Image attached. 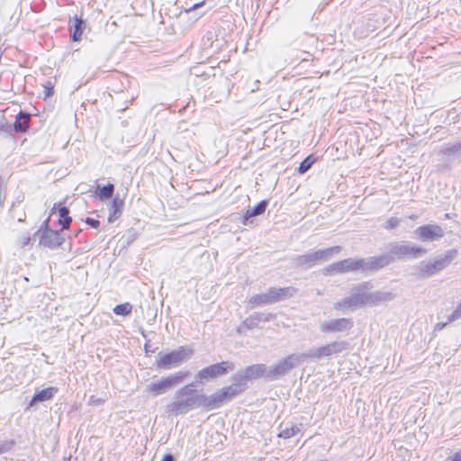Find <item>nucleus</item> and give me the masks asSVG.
<instances>
[{
  "label": "nucleus",
  "instance_id": "nucleus-57",
  "mask_svg": "<svg viewBox=\"0 0 461 461\" xmlns=\"http://www.w3.org/2000/svg\"><path fill=\"white\" fill-rule=\"evenodd\" d=\"M445 218H447V219H450V214H449V213H446V214H445Z\"/></svg>",
  "mask_w": 461,
  "mask_h": 461
},
{
  "label": "nucleus",
  "instance_id": "nucleus-19",
  "mask_svg": "<svg viewBox=\"0 0 461 461\" xmlns=\"http://www.w3.org/2000/svg\"><path fill=\"white\" fill-rule=\"evenodd\" d=\"M268 205L267 200H261L255 206L249 207L243 214L241 222L244 225L251 223V219L263 214Z\"/></svg>",
  "mask_w": 461,
  "mask_h": 461
},
{
  "label": "nucleus",
  "instance_id": "nucleus-40",
  "mask_svg": "<svg viewBox=\"0 0 461 461\" xmlns=\"http://www.w3.org/2000/svg\"><path fill=\"white\" fill-rule=\"evenodd\" d=\"M324 273L326 275H332L333 273L340 274L339 262L338 261L327 266L324 268Z\"/></svg>",
  "mask_w": 461,
  "mask_h": 461
},
{
  "label": "nucleus",
  "instance_id": "nucleus-26",
  "mask_svg": "<svg viewBox=\"0 0 461 461\" xmlns=\"http://www.w3.org/2000/svg\"><path fill=\"white\" fill-rule=\"evenodd\" d=\"M436 274H438V271L436 270V267L432 259L428 262L420 263L418 269V276L420 278L426 279Z\"/></svg>",
  "mask_w": 461,
  "mask_h": 461
},
{
  "label": "nucleus",
  "instance_id": "nucleus-22",
  "mask_svg": "<svg viewBox=\"0 0 461 461\" xmlns=\"http://www.w3.org/2000/svg\"><path fill=\"white\" fill-rule=\"evenodd\" d=\"M243 370L249 381L256 380L260 377H264L265 380L267 381V368L265 364H254L251 366H248Z\"/></svg>",
  "mask_w": 461,
  "mask_h": 461
},
{
  "label": "nucleus",
  "instance_id": "nucleus-7",
  "mask_svg": "<svg viewBox=\"0 0 461 461\" xmlns=\"http://www.w3.org/2000/svg\"><path fill=\"white\" fill-rule=\"evenodd\" d=\"M349 348V343L346 340L333 341L315 349H312L309 352L303 353L306 356V359H317L320 360L324 357H330L337 355Z\"/></svg>",
  "mask_w": 461,
  "mask_h": 461
},
{
  "label": "nucleus",
  "instance_id": "nucleus-16",
  "mask_svg": "<svg viewBox=\"0 0 461 461\" xmlns=\"http://www.w3.org/2000/svg\"><path fill=\"white\" fill-rule=\"evenodd\" d=\"M86 21L77 14L73 16L68 23V31L72 41H79L86 29Z\"/></svg>",
  "mask_w": 461,
  "mask_h": 461
},
{
  "label": "nucleus",
  "instance_id": "nucleus-50",
  "mask_svg": "<svg viewBox=\"0 0 461 461\" xmlns=\"http://www.w3.org/2000/svg\"><path fill=\"white\" fill-rule=\"evenodd\" d=\"M447 324V322H438L435 325V330H443L446 327Z\"/></svg>",
  "mask_w": 461,
  "mask_h": 461
},
{
  "label": "nucleus",
  "instance_id": "nucleus-46",
  "mask_svg": "<svg viewBox=\"0 0 461 461\" xmlns=\"http://www.w3.org/2000/svg\"><path fill=\"white\" fill-rule=\"evenodd\" d=\"M84 221L91 228L97 229L100 226V221L96 219L86 217Z\"/></svg>",
  "mask_w": 461,
  "mask_h": 461
},
{
  "label": "nucleus",
  "instance_id": "nucleus-18",
  "mask_svg": "<svg viewBox=\"0 0 461 461\" xmlns=\"http://www.w3.org/2000/svg\"><path fill=\"white\" fill-rule=\"evenodd\" d=\"M58 392L59 388L56 386H49L41 390H36L29 402V406L32 407L38 402L51 400Z\"/></svg>",
  "mask_w": 461,
  "mask_h": 461
},
{
  "label": "nucleus",
  "instance_id": "nucleus-2",
  "mask_svg": "<svg viewBox=\"0 0 461 461\" xmlns=\"http://www.w3.org/2000/svg\"><path fill=\"white\" fill-rule=\"evenodd\" d=\"M386 253L391 256L393 263L396 260L419 258L427 254V249L421 246L411 244L410 241H394L388 244Z\"/></svg>",
  "mask_w": 461,
  "mask_h": 461
},
{
  "label": "nucleus",
  "instance_id": "nucleus-1",
  "mask_svg": "<svg viewBox=\"0 0 461 461\" xmlns=\"http://www.w3.org/2000/svg\"><path fill=\"white\" fill-rule=\"evenodd\" d=\"M373 288L370 281H364L351 289L348 296L344 297L334 304V308L342 311H356L369 306V290Z\"/></svg>",
  "mask_w": 461,
  "mask_h": 461
},
{
  "label": "nucleus",
  "instance_id": "nucleus-53",
  "mask_svg": "<svg viewBox=\"0 0 461 461\" xmlns=\"http://www.w3.org/2000/svg\"><path fill=\"white\" fill-rule=\"evenodd\" d=\"M202 16V14H194L191 18H188L190 20V23H193L196 20H198L199 17Z\"/></svg>",
  "mask_w": 461,
  "mask_h": 461
},
{
  "label": "nucleus",
  "instance_id": "nucleus-14",
  "mask_svg": "<svg viewBox=\"0 0 461 461\" xmlns=\"http://www.w3.org/2000/svg\"><path fill=\"white\" fill-rule=\"evenodd\" d=\"M173 388V375L152 381L146 386V392L152 396L166 393Z\"/></svg>",
  "mask_w": 461,
  "mask_h": 461
},
{
  "label": "nucleus",
  "instance_id": "nucleus-43",
  "mask_svg": "<svg viewBox=\"0 0 461 461\" xmlns=\"http://www.w3.org/2000/svg\"><path fill=\"white\" fill-rule=\"evenodd\" d=\"M461 319V303L453 311V312L447 317V322H451Z\"/></svg>",
  "mask_w": 461,
  "mask_h": 461
},
{
  "label": "nucleus",
  "instance_id": "nucleus-35",
  "mask_svg": "<svg viewBox=\"0 0 461 461\" xmlns=\"http://www.w3.org/2000/svg\"><path fill=\"white\" fill-rule=\"evenodd\" d=\"M315 162V158L310 155L303 158L301 163L299 164V167H297V171L299 174H304L306 173L313 165Z\"/></svg>",
  "mask_w": 461,
  "mask_h": 461
},
{
  "label": "nucleus",
  "instance_id": "nucleus-11",
  "mask_svg": "<svg viewBox=\"0 0 461 461\" xmlns=\"http://www.w3.org/2000/svg\"><path fill=\"white\" fill-rule=\"evenodd\" d=\"M393 263L391 256L386 252L369 258H361V273H372L378 271Z\"/></svg>",
  "mask_w": 461,
  "mask_h": 461
},
{
  "label": "nucleus",
  "instance_id": "nucleus-54",
  "mask_svg": "<svg viewBox=\"0 0 461 461\" xmlns=\"http://www.w3.org/2000/svg\"><path fill=\"white\" fill-rule=\"evenodd\" d=\"M30 242H31V237L27 236V237L23 238V246H27L30 244Z\"/></svg>",
  "mask_w": 461,
  "mask_h": 461
},
{
  "label": "nucleus",
  "instance_id": "nucleus-15",
  "mask_svg": "<svg viewBox=\"0 0 461 461\" xmlns=\"http://www.w3.org/2000/svg\"><path fill=\"white\" fill-rule=\"evenodd\" d=\"M32 114L27 111L20 110L15 115V120L13 123V130L17 134H26L31 128V120Z\"/></svg>",
  "mask_w": 461,
  "mask_h": 461
},
{
  "label": "nucleus",
  "instance_id": "nucleus-41",
  "mask_svg": "<svg viewBox=\"0 0 461 461\" xmlns=\"http://www.w3.org/2000/svg\"><path fill=\"white\" fill-rule=\"evenodd\" d=\"M267 300H270V304L277 303L278 297L276 294V287H270L267 292L265 293Z\"/></svg>",
  "mask_w": 461,
  "mask_h": 461
},
{
  "label": "nucleus",
  "instance_id": "nucleus-37",
  "mask_svg": "<svg viewBox=\"0 0 461 461\" xmlns=\"http://www.w3.org/2000/svg\"><path fill=\"white\" fill-rule=\"evenodd\" d=\"M13 124L6 121L0 122V133H5L6 137H14Z\"/></svg>",
  "mask_w": 461,
  "mask_h": 461
},
{
  "label": "nucleus",
  "instance_id": "nucleus-10",
  "mask_svg": "<svg viewBox=\"0 0 461 461\" xmlns=\"http://www.w3.org/2000/svg\"><path fill=\"white\" fill-rule=\"evenodd\" d=\"M232 399L225 387H222L208 396L203 394V409L207 411L219 409Z\"/></svg>",
  "mask_w": 461,
  "mask_h": 461
},
{
  "label": "nucleus",
  "instance_id": "nucleus-52",
  "mask_svg": "<svg viewBox=\"0 0 461 461\" xmlns=\"http://www.w3.org/2000/svg\"><path fill=\"white\" fill-rule=\"evenodd\" d=\"M90 402L91 403H94V404H96V405H99L101 404L103 402L101 399H95L94 396H91L90 397Z\"/></svg>",
  "mask_w": 461,
  "mask_h": 461
},
{
  "label": "nucleus",
  "instance_id": "nucleus-9",
  "mask_svg": "<svg viewBox=\"0 0 461 461\" xmlns=\"http://www.w3.org/2000/svg\"><path fill=\"white\" fill-rule=\"evenodd\" d=\"M444 235V229L438 224L421 225L413 230V238L424 243L439 240Z\"/></svg>",
  "mask_w": 461,
  "mask_h": 461
},
{
  "label": "nucleus",
  "instance_id": "nucleus-51",
  "mask_svg": "<svg viewBox=\"0 0 461 461\" xmlns=\"http://www.w3.org/2000/svg\"><path fill=\"white\" fill-rule=\"evenodd\" d=\"M144 349H145V352L147 355H149V353H153L154 352V349L151 348L150 345L149 343H146L144 345Z\"/></svg>",
  "mask_w": 461,
  "mask_h": 461
},
{
  "label": "nucleus",
  "instance_id": "nucleus-17",
  "mask_svg": "<svg viewBox=\"0 0 461 461\" xmlns=\"http://www.w3.org/2000/svg\"><path fill=\"white\" fill-rule=\"evenodd\" d=\"M53 213H58L59 216L58 222L61 226V230H68L72 221L68 207L62 202L55 203L51 209V214Z\"/></svg>",
  "mask_w": 461,
  "mask_h": 461
},
{
  "label": "nucleus",
  "instance_id": "nucleus-6",
  "mask_svg": "<svg viewBox=\"0 0 461 461\" xmlns=\"http://www.w3.org/2000/svg\"><path fill=\"white\" fill-rule=\"evenodd\" d=\"M439 162L436 167L438 172L449 171L455 161L461 158V141L444 144L438 150Z\"/></svg>",
  "mask_w": 461,
  "mask_h": 461
},
{
  "label": "nucleus",
  "instance_id": "nucleus-27",
  "mask_svg": "<svg viewBox=\"0 0 461 461\" xmlns=\"http://www.w3.org/2000/svg\"><path fill=\"white\" fill-rule=\"evenodd\" d=\"M123 201L119 199V197L115 196L113 198L111 202L110 213L108 216V222H113L116 219H118L122 211Z\"/></svg>",
  "mask_w": 461,
  "mask_h": 461
},
{
  "label": "nucleus",
  "instance_id": "nucleus-56",
  "mask_svg": "<svg viewBox=\"0 0 461 461\" xmlns=\"http://www.w3.org/2000/svg\"><path fill=\"white\" fill-rule=\"evenodd\" d=\"M169 184H170V185L173 187V176H171V177L169 178Z\"/></svg>",
  "mask_w": 461,
  "mask_h": 461
},
{
  "label": "nucleus",
  "instance_id": "nucleus-39",
  "mask_svg": "<svg viewBox=\"0 0 461 461\" xmlns=\"http://www.w3.org/2000/svg\"><path fill=\"white\" fill-rule=\"evenodd\" d=\"M401 220L397 217L389 218L384 224V229L393 230L399 226Z\"/></svg>",
  "mask_w": 461,
  "mask_h": 461
},
{
  "label": "nucleus",
  "instance_id": "nucleus-44",
  "mask_svg": "<svg viewBox=\"0 0 461 461\" xmlns=\"http://www.w3.org/2000/svg\"><path fill=\"white\" fill-rule=\"evenodd\" d=\"M54 94V86L50 81H48L46 85H44V99L52 96Z\"/></svg>",
  "mask_w": 461,
  "mask_h": 461
},
{
  "label": "nucleus",
  "instance_id": "nucleus-47",
  "mask_svg": "<svg viewBox=\"0 0 461 461\" xmlns=\"http://www.w3.org/2000/svg\"><path fill=\"white\" fill-rule=\"evenodd\" d=\"M187 375H188V372L175 373V384L182 381Z\"/></svg>",
  "mask_w": 461,
  "mask_h": 461
},
{
  "label": "nucleus",
  "instance_id": "nucleus-32",
  "mask_svg": "<svg viewBox=\"0 0 461 461\" xmlns=\"http://www.w3.org/2000/svg\"><path fill=\"white\" fill-rule=\"evenodd\" d=\"M303 424L293 425L290 428H285L279 431L277 437L283 438L285 439L290 438L295 436L296 434L300 433Z\"/></svg>",
  "mask_w": 461,
  "mask_h": 461
},
{
  "label": "nucleus",
  "instance_id": "nucleus-29",
  "mask_svg": "<svg viewBox=\"0 0 461 461\" xmlns=\"http://www.w3.org/2000/svg\"><path fill=\"white\" fill-rule=\"evenodd\" d=\"M114 192V185L112 183H108L104 186H97L96 194L101 201L107 200L111 198Z\"/></svg>",
  "mask_w": 461,
  "mask_h": 461
},
{
  "label": "nucleus",
  "instance_id": "nucleus-33",
  "mask_svg": "<svg viewBox=\"0 0 461 461\" xmlns=\"http://www.w3.org/2000/svg\"><path fill=\"white\" fill-rule=\"evenodd\" d=\"M132 310V305L130 303H123L114 306L113 312L115 315L118 316H128L131 314Z\"/></svg>",
  "mask_w": 461,
  "mask_h": 461
},
{
  "label": "nucleus",
  "instance_id": "nucleus-12",
  "mask_svg": "<svg viewBox=\"0 0 461 461\" xmlns=\"http://www.w3.org/2000/svg\"><path fill=\"white\" fill-rule=\"evenodd\" d=\"M353 327V321L350 318H339L323 321L320 325L322 333L344 332Z\"/></svg>",
  "mask_w": 461,
  "mask_h": 461
},
{
  "label": "nucleus",
  "instance_id": "nucleus-49",
  "mask_svg": "<svg viewBox=\"0 0 461 461\" xmlns=\"http://www.w3.org/2000/svg\"><path fill=\"white\" fill-rule=\"evenodd\" d=\"M161 461H173V453L165 454Z\"/></svg>",
  "mask_w": 461,
  "mask_h": 461
},
{
  "label": "nucleus",
  "instance_id": "nucleus-3",
  "mask_svg": "<svg viewBox=\"0 0 461 461\" xmlns=\"http://www.w3.org/2000/svg\"><path fill=\"white\" fill-rule=\"evenodd\" d=\"M203 394L186 385L179 392L175 401V413H185L196 408H203Z\"/></svg>",
  "mask_w": 461,
  "mask_h": 461
},
{
  "label": "nucleus",
  "instance_id": "nucleus-4",
  "mask_svg": "<svg viewBox=\"0 0 461 461\" xmlns=\"http://www.w3.org/2000/svg\"><path fill=\"white\" fill-rule=\"evenodd\" d=\"M305 360L306 356L303 353L290 354L267 369V381L280 379Z\"/></svg>",
  "mask_w": 461,
  "mask_h": 461
},
{
  "label": "nucleus",
  "instance_id": "nucleus-24",
  "mask_svg": "<svg viewBox=\"0 0 461 461\" xmlns=\"http://www.w3.org/2000/svg\"><path fill=\"white\" fill-rule=\"evenodd\" d=\"M339 262L340 274H345L348 272H361V258H348Z\"/></svg>",
  "mask_w": 461,
  "mask_h": 461
},
{
  "label": "nucleus",
  "instance_id": "nucleus-21",
  "mask_svg": "<svg viewBox=\"0 0 461 461\" xmlns=\"http://www.w3.org/2000/svg\"><path fill=\"white\" fill-rule=\"evenodd\" d=\"M396 294L391 291H374L369 290V306H376L382 303L394 300Z\"/></svg>",
  "mask_w": 461,
  "mask_h": 461
},
{
  "label": "nucleus",
  "instance_id": "nucleus-13",
  "mask_svg": "<svg viewBox=\"0 0 461 461\" xmlns=\"http://www.w3.org/2000/svg\"><path fill=\"white\" fill-rule=\"evenodd\" d=\"M231 384L225 386V389L234 399L238 395L241 394L248 388L247 383L249 379L243 369L238 370L235 374L230 376Z\"/></svg>",
  "mask_w": 461,
  "mask_h": 461
},
{
  "label": "nucleus",
  "instance_id": "nucleus-23",
  "mask_svg": "<svg viewBox=\"0 0 461 461\" xmlns=\"http://www.w3.org/2000/svg\"><path fill=\"white\" fill-rule=\"evenodd\" d=\"M341 246H333L330 248L319 249L312 252L314 257L315 264H318L320 262H325L330 260L333 257V255L339 254L341 251Z\"/></svg>",
  "mask_w": 461,
  "mask_h": 461
},
{
  "label": "nucleus",
  "instance_id": "nucleus-34",
  "mask_svg": "<svg viewBox=\"0 0 461 461\" xmlns=\"http://www.w3.org/2000/svg\"><path fill=\"white\" fill-rule=\"evenodd\" d=\"M249 303L253 306H263L270 304V300H267L266 294L263 293L254 294L252 297H250Z\"/></svg>",
  "mask_w": 461,
  "mask_h": 461
},
{
  "label": "nucleus",
  "instance_id": "nucleus-36",
  "mask_svg": "<svg viewBox=\"0 0 461 461\" xmlns=\"http://www.w3.org/2000/svg\"><path fill=\"white\" fill-rule=\"evenodd\" d=\"M254 320H256L257 323L258 322H267L273 320L276 315L272 312H254L253 314Z\"/></svg>",
  "mask_w": 461,
  "mask_h": 461
},
{
  "label": "nucleus",
  "instance_id": "nucleus-8",
  "mask_svg": "<svg viewBox=\"0 0 461 461\" xmlns=\"http://www.w3.org/2000/svg\"><path fill=\"white\" fill-rule=\"evenodd\" d=\"M234 369V363L230 361H221L220 363L212 364L199 370L195 375V380L196 382H198L202 381L203 379H213L218 376L224 375L230 371H233Z\"/></svg>",
  "mask_w": 461,
  "mask_h": 461
},
{
  "label": "nucleus",
  "instance_id": "nucleus-48",
  "mask_svg": "<svg viewBox=\"0 0 461 461\" xmlns=\"http://www.w3.org/2000/svg\"><path fill=\"white\" fill-rule=\"evenodd\" d=\"M449 461H461V450L455 453Z\"/></svg>",
  "mask_w": 461,
  "mask_h": 461
},
{
  "label": "nucleus",
  "instance_id": "nucleus-31",
  "mask_svg": "<svg viewBox=\"0 0 461 461\" xmlns=\"http://www.w3.org/2000/svg\"><path fill=\"white\" fill-rule=\"evenodd\" d=\"M297 293V288L293 286L276 287L278 302L293 297Z\"/></svg>",
  "mask_w": 461,
  "mask_h": 461
},
{
  "label": "nucleus",
  "instance_id": "nucleus-28",
  "mask_svg": "<svg viewBox=\"0 0 461 461\" xmlns=\"http://www.w3.org/2000/svg\"><path fill=\"white\" fill-rule=\"evenodd\" d=\"M157 367L159 369H169L173 365V351L162 354L158 353V357L156 359Z\"/></svg>",
  "mask_w": 461,
  "mask_h": 461
},
{
  "label": "nucleus",
  "instance_id": "nucleus-5",
  "mask_svg": "<svg viewBox=\"0 0 461 461\" xmlns=\"http://www.w3.org/2000/svg\"><path fill=\"white\" fill-rule=\"evenodd\" d=\"M49 222L50 219L48 218L42 222L34 236L39 237V244L41 246L56 249L64 243L65 238L61 234V229L59 230H54L50 228Z\"/></svg>",
  "mask_w": 461,
  "mask_h": 461
},
{
  "label": "nucleus",
  "instance_id": "nucleus-25",
  "mask_svg": "<svg viewBox=\"0 0 461 461\" xmlns=\"http://www.w3.org/2000/svg\"><path fill=\"white\" fill-rule=\"evenodd\" d=\"M293 262L295 267H302L304 269L311 268L316 265L312 251H309L303 255L296 256L295 258H293Z\"/></svg>",
  "mask_w": 461,
  "mask_h": 461
},
{
  "label": "nucleus",
  "instance_id": "nucleus-45",
  "mask_svg": "<svg viewBox=\"0 0 461 461\" xmlns=\"http://www.w3.org/2000/svg\"><path fill=\"white\" fill-rule=\"evenodd\" d=\"M258 325L256 320H254L253 315H249L244 321L243 326L249 330L255 328Z\"/></svg>",
  "mask_w": 461,
  "mask_h": 461
},
{
  "label": "nucleus",
  "instance_id": "nucleus-30",
  "mask_svg": "<svg viewBox=\"0 0 461 461\" xmlns=\"http://www.w3.org/2000/svg\"><path fill=\"white\" fill-rule=\"evenodd\" d=\"M192 355L193 350L191 348L180 347L177 350H175V366L189 359Z\"/></svg>",
  "mask_w": 461,
  "mask_h": 461
},
{
  "label": "nucleus",
  "instance_id": "nucleus-42",
  "mask_svg": "<svg viewBox=\"0 0 461 461\" xmlns=\"http://www.w3.org/2000/svg\"><path fill=\"white\" fill-rule=\"evenodd\" d=\"M203 2H200V3H195L193 5L189 6V7H183L182 5L180 6L181 8V11H180V14L179 15L181 16L182 14V9L184 10L185 14H188L190 12H195L199 7L203 6ZM179 8V6H177V9Z\"/></svg>",
  "mask_w": 461,
  "mask_h": 461
},
{
  "label": "nucleus",
  "instance_id": "nucleus-38",
  "mask_svg": "<svg viewBox=\"0 0 461 461\" xmlns=\"http://www.w3.org/2000/svg\"><path fill=\"white\" fill-rule=\"evenodd\" d=\"M14 445L15 441L14 439L0 442V455L11 450Z\"/></svg>",
  "mask_w": 461,
  "mask_h": 461
},
{
  "label": "nucleus",
  "instance_id": "nucleus-55",
  "mask_svg": "<svg viewBox=\"0 0 461 461\" xmlns=\"http://www.w3.org/2000/svg\"><path fill=\"white\" fill-rule=\"evenodd\" d=\"M81 231H82L81 229H78L77 230L74 231V233H73L74 237H77Z\"/></svg>",
  "mask_w": 461,
  "mask_h": 461
},
{
  "label": "nucleus",
  "instance_id": "nucleus-20",
  "mask_svg": "<svg viewBox=\"0 0 461 461\" xmlns=\"http://www.w3.org/2000/svg\"><path fill=\"white\" fill-rule=\"evenodd\" d=\"M457 255V250L456 249H451L432 259L438 273L447 268L451 262L456 258Z\"/></svg>",
  "mask_w": 461,
  "mask_h": 461
}]
</instances>
